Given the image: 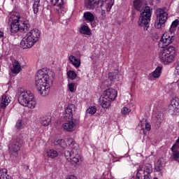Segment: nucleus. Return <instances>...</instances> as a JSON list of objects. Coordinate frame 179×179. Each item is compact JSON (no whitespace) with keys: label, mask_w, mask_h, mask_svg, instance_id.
I'll return each instance as SVG.
<instances>
[{"label":"nucleus","mask_w":179,"mask_h":179,"mask_svg":"<svg viewBox=\"0 0 179 179\" xmlns=\"http://www.w3.org/2000/svg\"><path fill=\"white\" fill-rule=\"evenodd\" d=\"M35 85L38 92L43 97L50 93V87L52 86V79L45 71V69H43L37 71L35 76Z\"/></svg>","instance_id":"1"},{"label":"nucleus","mask_w":179,"mask_h":179,"mask_svg":"<svg viewBox=\"0 0 179 179\" xmlns=\"http://www.w3.org/2000/svg\"><path fill=\"white\" fill-rule=\"evenodd\" d=\"M8 27L11 34H15L17 31L27 33L30 30L29 20L20 15H17L15 17H10L8 19Z\"/></svg>","instance_id":"2"},{"label":"nucleus","mask_w":179,"mask_h":179,"mask_svg":"<svg viewBox=\"0 0 179 179\" xmlns=\"http://www.w3.org/2000/svg\"><path fill=\"white\" fill-rule=\"evenodd\" d=\"M75 105L69 104L65 109V118H68L66 122L62 124V128L67 132H73L76 129V119H73Z\"/></svg>","instance_id":"3"},{"label":"nucleus","mask_w":179,"mask_h":179,"mask_svg":"<svg viewBox=\"0 0 179 179\" xmlns=\"http://www.w3.org/2000/svg\"><path fill=\"white\" fill-rule=\"evenodd\" d=\"M38 40H40V31L37 29H34L22 38L20 43V47L23 50L31 48Z\"/></svg>","instance_id":"4"},{"label":"nucleus","mask_w":179,"mask_h":179,"mask_svg":"<svg viewBox=\"0 0 179 179\" xmlns=\"http://www.w3.org/2000/svg\"><path fill=\"white\" fill-rule=\"evenodd\" d=\"M117 93L115 89L109 88L103 92V96L99 99V103L102 108H109L111 102L114 101L117 98Z\"/></svg>","instance_id":"5"},{"label":"nucleus","mask_w":179,"mask_h":179,"mask_svg":"<svg viewBox=\"0 0 179 179\" xmlns=\"http://www.w3.org/2000/svg\"><path fill=\"white\" fill-rule=\"evenodd\" d=\"M159 59L165 64H171L176 58V48L169 46L162 48L159 52Z\"/></svg>","instance_id":"6"},{"label":"nucleus","mask_w":179,"mask_h":179,"mask_svg":"<svg viewBox=\"0 0 179 179\" xmlns=\"http://www.w3.org/2000/svg\"><path fill=\"white\" fill-rule=\"evenodd\" d=\"M18 103L24 107H28V108H35L37 102L33 96V94L30 91L22 92L18 97Z\"/></svg>","instance_id":"7"},{"label":"nucleus","mask_w":179,"mask_h":179,"mask_svg":"<svg viewBox=\"0 0 179 179\" xmlns=\"http://www.w3.org/2000/svg\"><path fill=\"white\" fill-rule=\"evenodd\" d=\"M153 13V8L150 6H145L138 20V24L140 27H143V30L146 31L149 29V23Z\"/></svg>","instance_id":"8"},{"label":"nucleus","mask_w":179,"mask_h":179,"mask_svg":"<svg viewBox=\"0 0 179 179\" xmlns=\"http://www.w3.org/2000/svg\"><path fill=\"white\" fill-rule=\"evenodd\" d=\"M156 20L155 23V29H162L166 26L167 19H169V14L164 9L157 8L155 10Z\"/></svg>","instance_id":"9"},{"label":"nucleus","mask_w":179,"mask_h":179,"mask_svg":"<svg viewBox=\"0 0 179 179\" xmlns=\"http://www.w3.org/2000/svg\"><path fill=\"white\" fill-rule=\"evenodd\" d=\"M153 166L151 164H145L144 169L141 168L137 171L136 179H152Z\"/></svg>","instance_id":"10"},{"label":"nucleus","mask_w":179,"mask_h":179,"mask_svg":"<svg viewBox=\"0 0 179 179\" xmlns=\"http://www.w3.org/2000/svg\"><path fill=\"white\" fill-rule=\"evenodd\" d=\"M176 39V36H174V35H173V32L169 33V32H165L159 43L158 45L159 47V48H167V47L170 46V44H171V43H173V41H174V40Z\"/></svg>","instance_id":"11"},{"label":"nucleus","mask_w":179,"mask_h":179,"mask_svg":"<svg viewBox=\"0 0 179 179\" xmlns=\"http://www.w3.org/2000/svg\"><path fill=\"white\" fill-rule=\"evenodd\" d=\"M22 146H23V138L20 136H17L15 138H13L9 145V149L13 150V152H19L20 149H22Z\"/></svg>","instance_id":"12"},{"label":"nucleus","mask_w":179,"mask_h":179,"mask_svg":"<svg viewBox=\"0 0 179 179\" xmlns=\"http://www.w3.org/2000/svg\"><path fill=\"white\" fill-rule=\"evenodd\" d=\"M99 5L101 8L106 9L107 12H110L114 5V0H99Z\"/></svg>","instance_id":"13"},{"label":"nucleus","mask_w":179,"mask_h":179,"mask_svg":"<svg viewBox=\"0 0 179 179\" xmlns=\"http://www.w3.org/2000/svg\"><path fill=\"white\" fill-rule=\"evenodd\" d=\"M171 113H176L179 110V99L178 97H173L171 101V105L169 107Z\"/></svg>","instance_id":"14"},{"label":"nucleus","mask_w":179,"mask_h":179,"mask_svg":"<svg viewBox=\"0 0 179 179\" xmlns=\"http://www.w3.org/2000/svg\"><path fill=\"white\" fill-rule=\"evenodd\" d=\"M68 143L70 150H71L76 156H78V155H79V145L72 139H69Z\"/></svg>","instance_id":"15"},{"label":"nucleus","mask_w":179,"mask_h":179,"mask_svg":"<svg viewBox=\"0 0 179 179\" xmlns=\"http://www.w3.org/2000/svg\"><path fill=\"white\" fill-rule=\"evenodd\" d=\"M162 66H158L156 69L149 75V80H155V79H157L160 78V75H162Z\"/></svg>","instance_id":"16"},{"label":"nucleus","mask_w":179,"mask_h":179,"mask_svg":"<svg viewBox=\"0 0 179 179\" xmlns=\"http://www.w3.org/2000/svg\"><path fill=\"white\" fill-rule=\"evenodd\" d=\"M120 78H121V74H120L118 70L110 72L108 74V79H109L110 82H115V80L118 81L120 80Z\"/></svg>","instance_id":"17"},{"label":"nucleus","mask_w":179,"mask_h":179,"mask_svg":"<svg viewBox=\"0 0 179 179\" xmlns=\"http://www.w3.org/2000/svg\"><path fill=\"white\" fill-rule=\"evenodd\" d=\"M100 0H85V6L87 9H94L99 5Z\"/></svg>","instance_id":"18"},{"label":"nucleus","mask_w":179,"mask_h":179,"mask_svg":"<svg viewBox=\"0 0 179 179\" xmlns=\"http://www.w3.org/2000/svg\"><path fill=\"white\" fill-rule=\"evenodd\" d=\"M143 2L145 0H134L133 2V5L136 10L141 12L142 9H143Z\"/></svg>","instance_id":"19"},{"label":"nucleus","mask_w":179,"mask_h":179,"mask_svg":"<svg viewBox=\"0 0 179 179\" xmlns=\"http://www.w3.org/2000/svg\"><path fill=\"white\" fill-rule=\"evenodd\" d=\"M80 34H85L86 36H92V31L87 25H83L80 27L79 30Z\"/></svg>","instance_id":"20"},{"label":"nucleus","mask_w":179,"mask_h":179,"mask_svg":"<svg viewBox=\"0 0 179 179\" xmlns=\"http://www.w3.org/2000/svg\"><path fill=\"white\" fill-rule=\"evenodd\" d=\"M163 163H164V158H159L157 162V166L155 168V171H157V173H160V171L163 170Z\"/></svg>","instance_id":"21"},{"label":"nucleus","mask_w":179,"mask_h":179,"mask_svg":"<svg viewBox=\"0 0 179 179\" xmlns=\"http://www.w3.org/2000/svg\"><path fill=\"white\" fill-rule=\"evenodd\" d=\"M13 69L12 70L13 73H19L20 72V69H22V66H20V63L17 62V60L15 59L13 62Z\"/></svg>","instance_id":"22"},{"label":"nucleus","mask_w":179,"mask_h":179,"mask_svg":"<svg viewBox=\"0 0 179 179\" xmlns=\"http://www.w3.org/2000/svg\"><path fill=\"white\" fill-rule=\"evenodd\" d=\"M69 59L70 62H71L72 65L75 66V68H79V66H80V60L76 59L73 55H70Z\"/></svg>","instance_id":"23"},{"label":"nucleus","mask_w":179,"mask_h":179,"mask_svg":"<svg viewBox=\"0 0 179 179\" xmlns=\"http://www.w3.org/2000/svg\"><path fill=\"white\" fill-rule=\"evenodd\" d=\"M57 6L59 7V8L57 9L59 16H64V15H65V13L68 10V8H66V6H65V4H64V3L62 4H58Z\"/></svg>","instance_id":"24"},{"label":"nucleus","mask_w":179,"mask_h":179,"mask_svg":"<svg viewBox=\"0 0 179 179\" xmlns=\"http://www.w3.org/2000/svg\"><path fill=\"white\" fill-rule=\"evenodd\" d=\"M83 17L88 22H93L94 20V15L91 12L84 13Z\"/></svg>","instance_id":"25"},{"label":"nucleus","mask_w":179,"mask_h":179,"mask_svg":"<svg viewBox=\"0 0 179 179\" xmlns=\"http://www.w3.org/2000/svg\"><path fill=\"white\" fill-rule=\"evenodd\" d=\"M54 145L55 146H59L60 148H62L63 149H65L66 148V143L65 142V140L64 139H58L54 141Z\"/></svg>","instance_id":"26"},{"label":"nucleus","mask_w":179,"mask_h":179,"mask_svg":"<svg viewBox=\"0 0 179 179\" xmlns=\"http://www.w3.org/2000/svg\"><path fill=\"white\" fill-rule=\"evenodd\" d=\"M51 122V117L45 116L41 119V124L43 125V127H48L50 123Z\"/></svg>","instance_id":"27"},{"label":"nucleus","mask_w":179,"mask_h":179,"mask_svg":"<svg viewBox=\"0 0 179 179\" xmlns=\"http://www.w3.org/2000/svg\"><path fill=\"white\" fill-rule=\"evenodd\" d=\"M1 108H5V107L9 104V98L5 95H3L1 96Z\"/></svg>","instance_id":"28"},{"label":"nucleus","mask_w":179,"mask_h":179,"mask_svg":"<svg viewBox=\"0 0 179 179\" xmlns=\"http://www.w3.org/2000/svg\"><path fill=\"white\" fill-rule=\"evenodd\" d=\"M64 155L68 162H69L70 159H72L73 156H76L71 150H64Z\"/></svg>","instance_id":"29"},{"label":"nucleus","mask_w":179,"mask_h":179,"mask_svg":"<svg viewBox=\"0 0 179 179\" xmlns=\"http://www.w3.org/2000/svg\"><path fill=\"white\" fill-rule=\"evenodd\" d=\"M46 155L48 157H50V159H54V157H57V156H58V152L55 150H48L46 152Z\"/></svg>","instance_id":"30"},{"label":"nucleus","mask_w":179,"mask_h":179,"mask_svg":"<svg viewBox=\"0 0 179 179\" xmlns=\"http://www.w3.org/2000/svg\"><path fill=\"white\" fill-rule=\"evenodd\" d=\"M177 146H178L177 143H175L171 148V152H173V156L174 160H177V159H179V152L177 150H174V149H176Z\"/></svg>","instance_id":"31"},{"label":"nucleus","mask_w":179,"mask_h":179,"mask_svg":"<svg viewBox=\"0 0 179 179\" xmlns=\"http://www.w3.org/2000/svg\"><path fill=\"white\" fill-rule=\"evenodd\" d=\"M77 76H78V74H76V72L72 70H69L67 72V78H69V79H71V80H74V79H76Z\"/></svg>","instance_id":"32"},{"label":"nucleus","mask_w":179,"mask_h":179,"mask_svg":"<svg viewBox=\"0 0 179 179\" xmlns=\"http://www.w3.org/2000/svg\"><path fill=\"white\" fill-rule=\"evenodd\" d=\"M34 4H33V10L34 13H38V6L40 3V0H33Z\"/></svg>","instance_id":"33"},{"label":"nucleus","mask_w":179,"mask_h":179,"mask_svg":"<svg viewBox=\"0 0 179 179\" xmlns=\"http://www.w3.org/2000/svg\"><path fill=\"white\" fill-rule=\"evenodd\" d=\"M179 24V20H175L174 21H173V22L171 23V27L169 29V31L171 33H173V31H174V29H176V27H177V26H178Z\"/></svg>","instance_id":"34"},{"label":"nucleus","mask_w":179,"mask_h":179,"mask_svg":"<svg viewBox=\"0 0 179 179\" xmlns=\"http://www.w3.org/2000/svg\"><path fill=\"white\" fill-rule=\"evenodd\" d=\"M96 111H97V108H96V106H90L87 109V113L90 114L91 115H94V114H96Z\"/></svg>","instance_id":"35"},{"label":"nucleus","mask_w":179,"mask_h":179,"mask_svg":"<svg viewBox=\"0 0 179 179\" xmlns=\"http://www.w3.org/2000/svg\"><path fill=\"white\" fill-rule=\"evenodd\" d=\"M69 162H71V164H78V163H79V158L78 157V155H73L71 157Z\"/></svg>","instance_id":"36"},{"label":"nucleus","mask_w":179,"mask_h":179,"mask_svg":"<svg viewBox=\"0 0 179 179\" xmlns=\"http://www.w3.org/2000/svg\"><path fill=\"white\" fill-rule=\"evenodd\" d=\"M52 5L55 6L56 5H62L64 3V0H50Z\"/></svg>","instance_id":"37"},{"label":"nucleus","mask_w":179,"mask_h":179,"mask_svg":"<svg viewBox=\"0 0 179 179\" xmlns=\"http://www.w3.org/2000/svg\"><path fill=\"white\" fill-rule=\"evenodd\" d=\"M68 88L69 92H71V93H73V92H75V83H69Z\"/></svg>","instance_id":"38"},{"label":"nucleus","mask_w":179,"mask_h":179,"mask_svg":"<svg viewBox=\"0 0 179 179\" xmlns=\"http://www.w3.org/2000/svg\"><path fill=\"white\" fill-rule=\"evenodd\" d=\"M129 113H131V109L128 108L127 107H124L122 109V114H123V115H128V114H129Z\"/></svg>","instance_id":"39"},{"label":"nucleus","mask_w":179,"mask_h":179,"mask_svg":"<svg viewBox=\"0 0 179 179\" xmlns=\"http://www.w3.org/2000/svg\"><path fill=\"white\" fill-rule=\"evenodd\" d=\"M15 128H17V129H20V128H22V120H18L17 121Z\"/></svg>","instance_id":"40"},{"label":"nucleus","mask_w":179,"mask_h":179,"mask_svg":"<svg viewBox=\"0 0 179 179\" xmlns=\"http://www.w3.org/2000/svg\"><path fill=\"white\" fill-rule=\"evenodd\" d=\"M146 131H150V129H152V126L150 125V124L149 123H146L145 124V127Z\"/></svg>","instance_id":"41"},{"label":"nucleus","mask_w":179,"mask_h":179,"mask_svg":"<svg viewBox=\"0 0 179 179\" xmlns=\"http://www.w3.org/2000/svg\"><path fill=\"white\" fill-rule=\"evenodd\" d=\"M101 15L102 16H104L106 15V10H107L106 8H101Z\"/></svg>","instance_id":"42"},{"label":"nucleus","mask_w":179,"mask_h":179,"mask_svg":"<svg viewBox=\"0 0 179 179\" xmlns=\"http://www.w3.org/2000/svg\"><path fill=\"white\" fill-rule=\"evenodd\" d=\"M3 38V32L2 31H0V38Z\"/></svg>","instance_id":"43"},{"label":"nucleus","mask_w":179,"mask_h":179,"mask_svg":"<svg viewBox=\"0 0 179 179\" xmlns=\"http://www.w3.org/2000/svg\"><path fill=\"white\" fill-rule=\"evenodd\" d=\"M117 23H118L119 24H121V22H117Z\"/></svg>","instance_id":"44"},{"label":"nucleus","mask_w":179,"mask_h":179,"mask_svg":"<svg viewBox=\"0 0 179 179\" xmlns=\"http://www.w3.org/2000/svg\"><path fill=\"white\" fill-rule=\"evenodd\" d=\"M103 152H107V150H103Z\"/></svg>","instance_id":"45"},{"label":"nucleus","mask_w":179,"mask_h":179,"mask_svg":"<svg viewBox=\"0 0 179 179\" xmlns=\"http://www.w3.org/2000/svg\"><path fill=\"white\" fill-rule=\"evenodd\" d=\"M1 107H2L1 105L0 106V108H1Z\"/></svg>","instance_id":"46"},{"label":"nucleus","mask_w":179,"mask_h":179,"mask_svg":"<svg viewBox=\"0 0 179 179\" xmlns=\"http://www.w3.org/2000/svg\"><path fill=\"white\" fill-rule=\"evenodd\" d=\"M0 149H1V146H0Z\"/></svg>","instance_id":"47"},{"label":"nucleus","mask_w":179,"mask_h":179,"mask_svg":"<svg viewBox=\"0 0 179 179\" xmlns=\"http://www.w3.org/2000/svg\"><path fill=\"white\" fill-rule=\"evenodd\" d=\"M11 1H13V0H11Z\"/></svg>","instance_id":"48"}]
</instances>
